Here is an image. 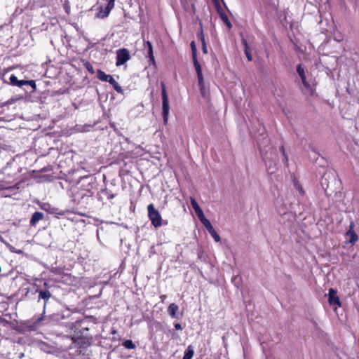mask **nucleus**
<instances>
[{"label":"nucleus","instance_id":"a878e982","mask_svg":"<svg viewBox=\"0 0 359 359\" xmlns=\"http://www.w3.org/2000/svg\"><path fill=\"white\" fill-rule=\"evenodd\" d=\"M197 77H198V84H203L204 83V79H203V73H198L197 74Z\"/></svg>","mask_w":359,"mask_h":359},{"label":"nucleus","instance_id":"6e6552de","mask_svg":"<svg viewBox=\"0 0 359 359\" xmlns=\"http://www.w3.org/2000/svg\"><path fill=\"white\" fill-rule=\"evenodd\" d=\"M353 224H351L348 231L346 232V236L350 238L349 242L354 244L358 239V235L355 233L353 229Z\"/></svg>","mask_w":359,"mask_h":359},{"label":"nucleus","instance_id":"5701e85b","mask_svg":"<svg viewBox=\"0 0 359 359\" xmlns=\"http://www.w3.org/2000/svg\"><path fill=\"white\" fill-rule=\"evenodd\" d=\"M210 234L212 236L213 239L215 242H219L220 241V236L218 235V233L216 232L215 229L209 232Z\"/></svg>","mask_w":359,"mask_h":359},{"label":"nucleus","instance_id":"b1692460","mask_svg":"<svg viewBox=\"0 0 359 359\" xmlns=\"http://www.w3.org/2000/svg\"><path fill=\"white\" fill-rule=\"evenodd\" d=\"M191 50H192L193 59L194 58H197V56H196V47L194 41H192L191 43Z\"/></svg>","mask_w":359,"mask_h":359},{"label":"nucleus","instance_id":"2eb2a0df","mask_svg":"<svg viewBox=\"0 0 359 359\" xmlns=\"http://www.w3.org/2000/svg\"><path fill=\"white\" fill-rule=\"evenodd\" d=\"M199 219L209 232L214 229L210 222L205 216Z\"/></svg>","mask_w":359,"mask_h":359},{"label":"nucleus","instance_id":"1a4fd4ad","mask_svg":"<svg viewBox=\"0 0 359 359\" xmlns=\"http://www.w3.org/2000/svg\"><path fill=\"white\" fill-rule=\"evenodd\" d=\"M43 217V214L40 212H36L32 215V217L30 219V224L32 226H34L39 220L42 219Z\"/></svg>","mask_w":359,"mask_h":359},{"label":"nucleus","instance_id":"0eeeda50","mask_svg":"<svg viewBox=\"0 0 359 359\" xmlns=\"http://www.w3.org/2000/svg\"><path fill=\"white\" fill-rule=\"evenodd\" d=\"M297 70L299 76H300L302 81V83H304L305 87L308 88L309 86V84L306 81L304 68L301 65H299L297 66Z\"/></svg>","mask_w":359,"mask_h":359},{"label":"nucleus","instance_id":"c756f323","mask_svg":"<svg viewBox=\"0 0 359 359\" xmlns=\"http://www.w3.org/2000/svg\"><path fill=\"white\" fill-rule=\"evenodd\" d=\"M297 188L299 190V193H301L302 194H304V191L300 185L297 184Z\"/></svg>","mask_w":359,"mask_h":359},{"label":"nucleus","instance_id":"a211bd4d","mask_svg":"<svg viewBox=\"0 0 359 359\" xmlns=\"http://www.w3.org/2000/svg\"><path fill=\"white\" fill-rule=\"evenodd\" d=\"M219 15L223 22L227 25L228 28L230 29L231 27V23L229 20L227 15L224 13H219Z\"/></svg>","mask_w":359,"mask_h":359},{"label":"nucleus","instance_id":"f8f14e48","mask_svg":"<svg viewBox=\"0 0 359 359\" xmlns=\"http://www.w3.org/2000/svg\"><path fill=\"white\" fill-rule=\"evenodd\" d=\"M97 77L102 81L108 82L109 78L111 77V75L106 74L104 72L100 69H98L97 72Z\"/></svg>","mask_w":359,"mask_h":359},{"label":"nucleus","instance_id":"dca6fc26","mask_svg":"<svg viewBox=\"0 0 359 359\" xmlns=\"http://www.w3.org/2000/svg\"><path fill=\"white\" fill-rule=\"evenodd\" d=\"M146 46L148 48V55L151 62H154V57L153 53V47L150 41L146 42Z\"/></svg>","mask_w":359,"mask_h":359},{"label":"nucleus","instance_id":"ddd939ff","mask_svg":"<svg viewBox=\"0 0 359 359\" xmlns=\"http://www.w3.org/2000/svg\"><path fill=\"white\" fill-rule=\"evenodd\" d=\"M110 84H111L114 88V90L119 93H123V89L121 87V86L114 80V79L111 76L109 78V80L108 81Z\"/></svg>","mask_w":359,"mask_h":359},{"label":"nucleus","instance_id":"9d476101","mask_svg":"<svg viewBox=\"0 0 359 359\" xmlns=\"http://www.w3.org/2000/svg\"><path fill=\"white\" fill-rule=\"evenodd\" d=\"M198 86H199L200 93H201V96L203 98L208 100L210 97V92H209L208 88H206L205 83H203L202 85L198 84Z\"/></svg>","mask_w":359,"mask_h":359},{"label":"nucleus","instance_id":"393cba45","mask_svg":"<svg viewBox=\"0 0 359 359\" xmlns=\"http://www.w3.org/2000/svg\"><path fill=\"white\" fill-rule=\"evenodd\" d=\"M10 82L13 86H17V84H18V79L14 74H12L10 76Z\"/></svg>","mask_w":359,"mask_h":359},{"label":"nucleus","instance_id":"9b49d317","mask_svg":"<svg viewBox=\"0 0 359 359\" xmlns=\"http://www.w3.org/2000/svg\"><path fill=\"white\" fill-rule=\"evenodd\" d=\"M178 309V306L172 303L168 306V311L172 318H176Z\"/></svg>","mask_w":359,"mask_h":359},{"label":"nucleus","instance_id":"20e7f679","mask_svg":"<svg viewBox=\"0 0 359 359\" xmlns=\"http://www.w3.org/2000/svg\"><path fill=\"white\" fill-rule=\"evenodd\" d=\"M328 302L331 306H335L334 310H336L337 307L341 306V303L340 302L339 297L337 295V292L335 289L330 288L329 290Z\"/></svg>","mask_w":359,"mask_h":359},{"label":"nucleus","instance_id":"39448f33","mask_svg":"<svg viewBox=\"0 0 359 359\" xmlns=\"http://www.w3.org/2000/svg\"><path fill=\"white\" fill-rule=\"evenodd\" d=\"M107 2V5L105 8L101 7L99 13H97V17L100 18H104L107 17L110 13V11L114 7V1L115 0H105Z\"/></svg>","mask_w":359,"mask_h":359},{"label":"nucleus","instance_id":"f3484780","mask_svg":"<svg viewBox=\"0 0 359 359\" xmlns=\"http://www.w3.org/2000/svg\"><path fill=\"white\" fill-rule=\"evenodd\" d=\"M39 297L41 299H45V300H48L50 297V292L48 291V290H44V291H39Z\"/></svg>","mask_w":359,"mask_h":359},{"label":"nucleus","instance_id":"4468645a","mask_svg":"<svg viewBox=\"0 0 359 359\" xmlns=\"http://www.w3.org/2000/svg\"><path fill=\"white\" fill-rule=\"evenodd\" d=\"M194 351L193 347L191 345L188 346L184 352L183 359H191L194 356Z\"/></svg>","mask_w":359,"mask_h":359},{"label":"nucleus","instance_id":"c85d7f7f","mask_svg":"<svg viewBox=\"0 0 359 359\" xmlns=\"http://www.w3.org/2000/svg\"><path fill=\"white\" fill-rule=\"evenodd\" d=\"M175 327L177 330H181L182 329V326H181V325L180 323H176L175 325Z\"/></svg>","mask_w":359,"mask_h":359},{"label":"nucleus","instance_id":"423d86ee","mask_svg":"<svg viewBox=\"0 0 359 359\" xmlns=\"http://www.w3.org/2000/svg\"><path fill=\"white\" fill-rule=\"evenodd\" d=\"M190 202H191V204L196 214L197 215L198 219L203 217L205 216L203 214V212L201 210V208H200V206L198 205L196 201L194 198H191Z\"/></svg>","mask_w":359,"mask_h":359},{"label":"nucleus","instance_id":"412c9836","mask_svg":"<svg viewBox=\"0 0 359 359\" xmlns=\"http://www.w3.org/2000/svg\"><path fill=\"white\" fill-rule=\"evenodd\" d=\"M123 346L128 349H133L135 348V345L132 340L125 341L123 344Z\"/></svg>","mask_w":359,"mask_h":359},{"label":"nucleus","instance_id":"6ab92c4d","mask_svg":"<svg viewBox=\"0 0 359 359\" xmlns=\"http://www.w3.org/2000/svg\"><path fill=\"white\" fill-rule=\"evenodd\" d=\"M200 37H201V42H202V46H203V52L205 54H206V53H208V48H207V45H206V43H205V39H204V36H203V30L202 29L201 31Z\"/></svg>","mask_w":359,"mask_h":359},{"label":"nucleus","instance_id":"2f4dec72","mask_svg":"<svg viewBox=\"0 0 359 359\" xmlns=\"http://www.w3.org/2000/svg\"><path fill=\"white\" fill-rule=\"evenodd\" d=\"M281 151H283V154L285 155V151L283 147H281Z\"/></svg>","mask_w":359,"mask_h":359},{"label":"nucleus","instance_id":"aec40b11","mask_svg":"<svg viewBox=\"0 0 359 359\" xmlns=\"http://www.w3.org/2000/svg\"><path fill=\"white\" fill-rule=\"evenodd\" d=\"M244 44H245V53L246 57L249 61H251L252 60V56L250 51V48L247 44L246 41H244Z\"/></svg>","mask_w":359,"mask_h":359},{"label":"nucleus","instance_id":"cd10ccee","mask_svg":"<svg viewBox=\"0 0 359 359\" xmlns=\"http://www.w3.org/2000/svg\"><path fill=\"white\" fill-rule=\"evenodd\" d=\"M27 84L30 85L33 88H35V86H36L35 82L33 80L27 81Z\"/></svg>","mask_w":359,"mask_h":359},{"label":"nucleus","instance_id":"4be33fe9","mask_svg":"<svg viewBox=\"0 0 359 359\" xmlns=\"http://www.w3.org/2000/svg\"><path fill=\"white\" fill-rule=\"evenodd\" d=\"M193 61H194V67H195L196 73L197 74L198 73H201L202 72V68H201V66L199 64L197 58H194Z\"/></svg>","mask_w":359,"mask_h":359},{"label":"nucleus","instance_id":"7c9ffc66","mask_svg":"<svg viewBox=\"0 0 359 359\" xmlns=\"http://www.w3.org/2000/svg\"><path fill=\"white\" fill-rule=\"evenodd\" d=\"M87 69H88V70L90 72H91V73H93V72H94V71H93V67H92L90 65H89L88 66H87Z\"/></svg>","mask_w":359,"mask_h":359},{"label":"nucleus","instance_id":"f257e3e1","mask_svg":"<svg viewBox=\"0 0 359 359\" xmlns=\"http://www.w3.org/2000/svg\"><path fill=\"white\" fill-rule=\"evenodd\" d=\"M148 217L151 222V224L156 227H160L163 225V219L160 212L155 209L153 204L147 206Z\"/></svg>","mask_w":359,"mask_h":359},{"label":"nucleus","instance_id":"f03ea898","mask_svg":"<svg viewBox=\"0 0 359 359\" xmlns=\"http://www.w3.org/2000/svg\"><path fill=\"white\" fill-rule=\"evenodd\" d=\"M130 58L129 51L126 48H121L116 51V65L119 67L124 65Z\"/></svg>","mask_w":359,"mask_h":359},{"label":"nucleus","instance_id":"bb28decb","mask_svg":"<svg viewBox=\"0 0 359 359\" xmlns=\"http://www.w3.org/2000/svg\"><path fill=\"white\" fill-rule=\"evenodd\" d=\"M18 84H17V86H16L22 87V86H24V85H26V84H27V81H25V80H18Z\"/></svg>","mask_w":359,"mask_h":359},{"label":"nucleus","instance_id":"7ed1b4c3","mask_svg":"<svg viewBox=\"0 0 359 359\" xmlns=\"http://www.w3.org/2000/svg\"><path fill=\"white\" fill-rule=\"evenodd\" d=\"M162 102L163 119L165 122H167L170 111V107L168 103V97L164 86L163 87L162 89Z\"/></svg>","mask_w":359,"mask_h":359}]
</instances>
